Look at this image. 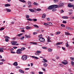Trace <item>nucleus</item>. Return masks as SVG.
<instances>
[{
    "instance_id": "f257e3e1",
    "label": "nucleus",
    "mask_w": 74,
    "mask_h": 74,
    "mask_svg": "<svg viewBox=\"0 0 74 74\" xmlns=\"http://www.w3.org/2000/svg\"><path fill=\"white\" fill-rule=\"evenodd\" d=\"M21 59L23 60H26L27 59V56L25 55H23L22 56Z\"/></svg>"
},
{
    "instance_id": "f03ea898",
    "label": "nucleus",
    "mask_w": 74,
    "mask_h": 74,
    "mask_svg": "<svg viewBox=\"0 0 74 74\" xmlns=\"http://www.w3.org/2000/svg\"><path fill=\"white\" fill-rule=\"evenodd\" d=\"M21 51V49H19L17 50L16 53L18 54H22Z\"/></svg>"
},
{
    "instance_id": "7ed1b4c3",
    "label": "nucleus",
    "mask_w": 74,
    "mask_h": 74,
    "mask_svg": "<svg viewBox=\"0 0 74 74\" xmlns=\"http://www.w3.org/2000/svg\"><path fill=\"white\" fill-rule=\"evenodd\" d=\"M41 53V51H37L35 53V54L36 55H39L40 54L39 53Z\"/></svg>"
},
{
    "instance_id": "20e7f679",
    "label": "nucleus",
    "mask_w": 74,
    "mask_h": 74,
    "mask_svg": "<svg viewBox=\"0 0 74 74\" xmlns=\"http://www.w3.org/2000/svg\"><path fill=\"white\" fill-rule=\"evenodd\" d=\"M68 7L70 8L73 7H74V5L71 4V3H69L68 5Z\"/></svg>"
},
{
    "instance_id": "39448f33",
    "label": "nucleus",
    "mask_w": 74,
    "mask_h": 74,
    "mask_svg": "<svg viewBox=\"0 0 74 74\" xmlns=\"http://www.w3.org/2000/svg\"><path fill=\"white\" fill-rule=\"evenodd\" d=\"M39 40L40 42H45V39L43 38H40Z\"/></svg>"
},
{
    "instance_id": "423d86ee",
    "label": "nucleus",
    "mask_w": 74,
    "mask_h": 74,
    "mask_svg": "<svg viewBox=\"0 0 74 74\" xmlns=\"http://www.w3.org/2000/svg\"><path fill=\"white\" fill-rule=\"evenodd\" d=\"M62 64H63L64 65H66V64H67L68 63V62H67V61L64 60V62L63 61L62 62Z\"/></svg>"
},
{
    "instance_id": "0eeeda50",
    "label": "nucleus",
    "mask_w": 74,
    "mask_h": 74,
    "mask_svg": "<svg viewBox=\"0 0 74 74\" xmlns=\"http://www.w3.org/2000/svg\"><path fill=\"white\" fill-rule=\"evenodd\" d=\"M53 7H54V8H59V5H53Z\"/></svg>"
},
{
    "instance_id": "6e6552de",
    "label": "nucleus",
    "mask_w": 74,
    "mask_h": 74,
    "mask_svg": "<svg viewBox=\"0 0 74 74\" xmlns=\"http://www.w3.org/2000/svg\"><path fill=\"white\" fill-rule=\"evenodd\" d=\"M53 8H54L53 7V5H51L49 7L48 9L49 10H51V9H53Z\"/></svg>"
},
{
    "instance_id": "1a4fd4ad",
    "label": "nucleus",
    "mask_w": 74,
    "mask_h": 74,
    "mask_svg": "<svg viewBox=\"0 0 74 74\" xmlns=\"http://www.w3.org/2000/svg\"><path fill=\"white\" fill-rule=\"evenodd\" d=\"M64 5L63 3H60L59 4V8H60V7H63Z\"/></svg>"
},
{
    "instance_id": "9d476101",
    "label": "nucleus",
    "mask_w": 74,
    "mask_h": 74,
    "mask_svg": "<svg viewBox=\"0 0 74 74\" xmlns=\"http://www.w3.org/2000/svg\"><path fill=\"white\" fill-rule=\"evenodd\" d=\"M25 36L26 38H28V39L30 38L31 37V36H30L29 35H27V34L25 35Z\"/></svg>"
},
{
    "instance_id": "9b49d317",
    "label": "nucleus",
    "mask_w": 74,
    "mask_h": 74,
    "mask_svg": "<svg viewBox=\"0 0 74 74\" xmlns=\"http://www.w3.org/2000/svg\"><path fill=\"white\" fill-rule=\"evenodd\" d=\"M25 28L26 29H27V30H29V29H32V27H29L28 26H27L25 27Z\"/></svg>"
},
{
    "instance_id": "f8f14e48",
    "label": "nucleus",
    "mask_w": 74,
    "mask_h": 74,
    "mask_svg": "<svg viewBox=\"0 0 74 74\" xmlns=\"http://www.w3.org/2000/svg\"><path fill=\"white\" fill-rule=\"evenodd\" d=\"M63 43V42H58L56 44V45L57 46H58V45H60V44H62V43Z\"/></svg>"
},
{
    "instance_id": "ddd939ff",
    "label": "nucleus",
    "mask_w": 74,
    "mask_h": 74,
    "mask_svg": "<svg viewBox=\"0 0 74 74\" xmlns=\"http://www.w3.org/2000/svg\"><path fill=\"white\" fill-rule=\"evenodd\" d=\"M6 10L7 11V12H10L11 11V10L9 9H6Z\"/></svg>"
},
{
    "instance_id": "4468645a",
    "label": "nucleus",
    "mask_w": 74,
    "mask_h": 74,
    "mask_svg": "<svg viewBox=\"0 0 74 74\" xmlns=\"http://www.w3.org/2000/svg\"><path fill=\"white\" fill-rule=\"evenodd\" d=\"M45 17H46V14H43L42 16V18H45Z\"/></svg>"
},
{
    "instance_id": "2eb2a0df",
    "label": "nucleus",
    "mask_w": 74,
    "mask_h": 74,
    "mask_svg": "<svg viewBox=\"0 0 74 74\" xmlns=\"http://www.w3.org/2000/svg\"><path fill=\"white\" fill-rule=\"evenodd\" d=\"M14 66H18V63L17 62H15L13 64Z\"/></svg>"
},
{
    "instance_id": "dca6fc26",
    "label": "nucleus",
    "mask_w": 74,
    "mask_h": 74,
    "mask_svg": "<svg viewBox=\"0 0 74 74\" xmlns=\"http://www.w3.org/2000/svg\"><path fill=\"white\" fill-rule=\"evenodd\" d=\"M10 5L8 4H7L5 5V7H10Z\"/></svg>"
},
{
    "instance_id": "f3484780",
    "label": "nucleus",
    "mask_w": 74,
    "mask_h": 74,
    "mask_svg": "<svg viewBox=\"0 0 74 74\" xmlns=\"http://www.w3.org/2000/svg\"><path fill=\"white\" fill-rule=\"evenodd\" d=\"M29 11H31V12H34V10L33 9H29Z\"/></svg>"
},
{
    "instance_id": "a211bd4d",
    "label": "nucleus",
    "mask_w": 74,
    "mask_h": 74,
    "mask_svg": "<svg viewBox=\"0 0 74 74\" xmlns=\"http://www.w3.org/2000/svg\"><path fill=\"white\" fill-rule=\"evenodd\" d=\"M3 49H4V48H2L0 49V52H3Z\"/></svg>"
},
{
    "instance_id": "6ab92c4d",
    "label": "nucleus",
    "mask_w": 74,
    "mask_h": 74,
    "mask_svg": "<svg viewBox=\"0 0 74 74\" xmlns=\"http://www.w3.org/2000/svg\"><path fill=\"white\" fill-rule=\"evenodd\" d=\"M69 42H67L65 44L66 46V47H69V44H68Z\"/></svg>"
},
{
    "instance_id": "aec40b11",
    "label": "nucleus",
    "mask_w": 74,
    "mask_h": 74,
    "mask_svg": "<svg viewBox=\"0 0 74 74\" xmlns=\"http://www.w3.org/2000/svg\"><path fill=\"white\" fill-rule=\"evenodd\" d=\"M62 18L63 19H68L69 17L67 16H64L63 17H62Z\"/></svg>"
},
{
    "instance_id": "412c9836",
    "label": "nucleus",
    "mask_w": 74,
    "mask_h": 74,
    "mask_svg": "<svg viewBox=\"0 0 74 74\" xmlns=\"http://www.w3.org/2000/svg\"><path fill=\"white\" fill-rule=\"evenodd\" d=\"M48 51L49 52H51V51H52V49L49 48L48 49Z\"/></svg>"
},
{
    "instance_id": "4be33fe9",
    "label": "nucleus",
    "mask_w": 74,
    "mask_h": 74,
    "mask_svg": "<svg viewBox=\"0 0 74 74\" xmlns=\"http://www.w3.org/2000/svg\"><path fill=\"white\" fill-rule=\"evenodd\" d=\"M43 66L45 67H47V64L45 63H44L43 64Z\"/></svg>"
},
{
    "instance_id": "5701e85b",
    "label": "nucleus",
    "mask_w": 74,
    "mask_h": 74,
    "mask_svg": "<svg viewBox=\"0 0 74 74\" xmlns=\"http://www.w3.org/2000/svg\"><path fill=\"white\" fill-rule=\"evenodd\" d=\"M71 64H72V66L74 67V62H73L72 61H71Z\"/></svg>"
},
{
    "instance_id": "b1692460",
    "label": "nucleus",
    "mask_w": 74,
    "mask_h": 74,
    "mask_svg": "<svg viewBox=\"0 0 74 74\" xmlns=\"http://www.w3.org/2000/svg\"><path fill=\"white\" fill-rule=\"evenodd\" d=\"M11 44H12V45H15V41H12L11 42Z\"/></svg>"
},
{
    "instance_id": "393cba45",
    "label": "nucleus",
    "mask_w": 74,
    "mask_h": 74,
    "mask_svg": "<svg viewBox=\"0 0 74 74\" xmlns=\"http://www.w3.org/2000/svg\"><path fill=\"white\" fill-rule=\"evenodd\" d=\"M25 47H22L21 49V51H23V50H25Z\"/></svg>"
},
{
    "instance_id": "a878e982",
    "label": "nucleus",
    "mask_w": 74,
    "mask_h": 74,
    "mask_svg": "<svg viewBox=\"0 0 74 74\" xmlns=\"http://www.w3.org/2000/svg\"><path fill=\"white\" fill-rule=\"evenodd\" d=\"M19 72L20 73H24V71L22 70H20Z\"/></svg>"
},
{
    "instance_id": "bb28decb",
    "label": "nucleus",
    "mask_w": 74,
    "mask_h": 74,
    "mask_svg": "<svg viewBox=\"0 0 74 74\" xmlns=\"http://www.w3.org/2000/svg\"><path fill=\"white\" fill-rule=\"evenodd\" d=\"M19 1H21V2H23V3H25L26 1H25L24 0H18Z\"/></svg>"
},
{
    "instance_id": "cd10ccee",
    "label": "nucleus",
    "mask_w": 74,
    "mask_h": 74,
    "mask_svg": "<svg viewBox=\"0 0 74 74\" xmlns=\"http://www.w3.org/2000/svg\"><path fill=\"white\" fill-rule=\"evenodd\" d=\"M48 25H49L50 26H52V23H51L49 22L48 23Z\"/></svg>"
},
{
    "instance_id": "c85d7f7f",
    "label": "nucleus",
    "mask_w": 74,
    "mask_h": 74,
    "mask_svg": "<svg viewBox=\"0 0 74 74\" xmlns=\"http://www.w3.org/2000/svg\"><path fill=\"white\" fill-rule=\"evenodd\" d=\"M56 10L55 8L52 9V11H53V12H55V11H56Z\"/></svg>"
},
{
    "instance_id": "c756f323",
    "label": "nucleus",
    "mask_w": 74,
    "mask_h": 74,
    "mask_svg": "<svg viewBox=\"0 0 74 74\" xmlns=\"http://www.w3.org/2000/svg\"><path fill=\"white\" fill-rule=\"evenodd\" d=\"M27 21H33V19L30 18L27 19Z\"/></svg>"
},
{
    "instance_id": "7c9ffc66",
    "label": "nucleus",
    "mask_w": 74,
    "mask_h": 74,
    "mask_svg": "<svg viewBox=\"0 0 74 74\" xmlns=\"http://www.w3.org/2000/svg\"><path fill=\"white\" fill-rule=\"evenodd\" d=\"M36 10L37 11H40L41 10V9L38 8L36 9Z\"/></svg>"
},
{
    "instance_id": "2f4dec72",
    "label": "nucleus",
    "mask_w": 74,
    "mask_h": 74,
    "mask_svg": "<svg viewBox=\"0 0 74 74\" xmlns=\"http://www.w3.org/2000/svg\"><path fill=\"white\" fill-rule=\"evenodd\" d=\"M53 1H54V3H58L59 1L58 0H53Z\"/></svg>"
},
{
    "instance_id": "473e14b6",
    "label": "nucleus",
    "mask_w": 74,
    "mask_h": 74,
    "mask_svg": "<svg viewBox=\"0 0 74 74\" xmlns=\"http://www.w3.org/2000/svg\"><path fill=\"white\" fill-rule=\"evenodd\" d=\"M5 41H6V42H8V41H9V39L7 38H6L5 39Z\"/></svg>"
},
{
    "instance_id": "72a5a7b5",
    "label": "nucleus",
    "mask_w": 74,
    "mask_h": 74,
    "mask_svg": "<svg viewBox=\"0 0 74 74\" xmlns=\"http://www.w3.org/2000/svg\"><path fill=\"white\" fill-rule=\"evenodd\" d=\"M22 34H20L17 35V36H18V37H19L20 36H22Z\"/></svg>"
},
{
    "instance_id": "f704fd0d",
    "label": "nucleus",
    "mask_w": 74,
    "mask_h": 74,
    "mask_svg": "<svg viewBox=\"0 0 74 74\" xmlns=\"http://www.w3.org/2000/svg\"><path fill=\"white\" fill-rule=\"evenodd\" d=\"M32 3L30 1H28V5H30V4H31Z\"/></svg>"
},
{
    "instance_id": "c9c22d12",
    "label": "nucleus",
    "mask_w": 74,
    "mask_h": 74,
    "mask_svg": "<svg viewBox=\"0 0 74 74\" xmlns=\"http://www.w3.org/2000/svg\"><path fill=\"white\" fill-rule=\"evenodd\" d=\"M43 60H44V61L45 62H48V60H46V59L43 58Z\"/></svg>"
},
{
    "instance_id": "e433bc0d",
    "label": "nucleus",
    "mask_w": 74,
    "mask_h": 74,
    "mask_svg": "<svg viewBox=\"0 0 74 74\" xmlns=\"http://www.w3.org/2000/svg\"><path fill=\"white\" fill-rule=\"evenodd\" d=\"M70 59L71 60H73L74 61V58L72 57H70Z\"/></svg>"
},
{
    "instance_id": "4c0bfd02",
    "label": "nucleus",
    "mask_w": 74,
    "mask_h": 74,
    "mask_svg": "<svg viewBox=\"0 0 74 74\" xmlns=\"http://www.w3.org/2000/svg\"><path fill=\"white\" fill-rule=\"evenodd\" d=\"M4 28L2 27L0 29V31L3 30H4Z\"/></svg>"
},
{
    "instance_id": "58836bf2",
    "label": "nucleus",
    "mask_w": 74,
    "mask_h": 74,
    "mask_svg": "<svg viewBox=\"0 0 74 74\" xmlns=\"http://www.w3.org/2000/svg\"><path fill=\"white\" fill-rule=\"evenodd\" d=\"M5 38H9V39H10V38L8 36H5Z\"/></svg>"
},
{
    "instance_id": "ea45409f",
    "label": "nucleus",
    "mask_w": 74,
    "mask_h": 74,
    "mask_svg": "<svg viewBox=\"0 0 74 74\" xmlns=\"http://www.w3.org/2000/svg\"><path fill=\"white\" fill-rule=\"evenodd\" d=\"M62 23H67V21H63L62 22Z\"/></svg>"
},
{
    "instance_id": "a19ab883",
    "label": "nucleus",
    "mask_w": 74,
    "mask_h": 74,
    "mask_svg": "<svg viewBox=\"0 0 74 74\" xmlns=\"http://www.w3.org/2000/svg\"><path fill=\"white\" fill-rule=\"evenodd\" d=\"M34 26L36 27H37V28H38V26L37 25H34Z\"/></svg>"
},
{
    "instance_id": "79ce46f5",
    "label": "nucleus",
    "mask_w": 74,
    "mask_h": 74,
    "mask_svg": "<svg viewBox=\"0 0 74 74\" xmlns=\"http://www.w3.org/2000/svg\"><path fill=\"white\" fill-rule=\"evenodd\" d=\"M42 36V34H40V35H39L38 36V37H39L40 38H42L41 37Z\"/></svg>"
},
{
    "instance_id": "37998d69",
    "label": "nucleus",
    "mask_w": 74,
    "mask_h": 74,
    "mask_svg": "<svg viewBox=\"0 0 74 74\" xmlns=\"http://www.w3.org/2000/svg\"><path fill=\"white\" fill-rule=\"evenodd\" d=\"M61 26L62 27H65V25H63V24H61Z\"/></svg>"
},
{
    "instance_id": "c03bdc74",
    "label": "nucleus",
    "mask_w": 74,
    "mask_h": 74,
    "mask_svg": "<svg viewBox=\"0 0 74 74\" xmlns=\"http://www.w3.org/2000/svg\"><path fill=\"white\" fill-rule=\"evenodd\" d=\"M34 5H37V3L36 2H34Z\"/></svg>"
},
{
    "instance_id": "a18cd8bd",
    "label": "nucleus",
    "mask_w": 74,
    "mask_h": 74,
    "mask_svg": "<svg viewBox=\"0 0 74 74\" xmlns=\"http://www.w3.org/2000/svg\"><path fill=\"white\" fill-rule=\"evenodd\" d=\"M47 39H48L47 41L48 42H51V40H50V39H51L48 38Z\"/></svg>"
},
{
    "instance_id": "49530a36",
    "label": "nucleus",
    "mask_w": 74,
    "mask_h": 74,
    "mask_svg": "<svg viewBox=\"0 0 74 74\" xmlns=\"http://www.w3.org/2000/svg\"><path fill=\"white\" fill-rule=\"evenodd\" d=\"M60 34V32H57V34Z\"/></svg>"
},
{
    "instance_id": "de8ad7c7",
    "label": "nucleus",
    "mask_w": 74,
    "mask_h": 74,
    "mask_svg": "<svg viewBox=\"0 0 74 74\" xmlns=\"http://www.w3.org/2000/svg\"><path fill=\"white\" fill-rule=\"evenodd\" d=\"M26 18H29V15H26Z\"/></svg>"
},
{
    "instance_id": "09e8293b",
    "label": "nucleus",
    "mask_w": 74,
    "mask_h": 74,
    "mask_svg": "<svg viewBox=\"0 0 74 74\" xmlns=\"http://www.w3.org/2000/svg\"><path fill=\"white\" fill-rule=\"evenodd\" d=\"M65 34L66 35H70V33H68V32H66Z\"/></svg>"
},
{
    "instance_id": "8fccbe9b",
    "label": "nucleus",
    "mask_w": 74,
    "mask_h": 74,
    "mask_svg": "<svg viewBox=\"0 0 74 74\" xmlns=\"http://www.w3.org/2000/svg\"><path fill=\"white\" fill-rule=\"evenodd\" d=\"M33 21H34L35 22H36V21H37V19L35 18V19H33Z\"/></svg>"
},
{
    "instance_id": "3c124183",
    "label": "nucleus",
    "mask_w": 74,
    "mask_h": 74,
    "mask_svg": "<svg viewBox=\"0 0 74 74\" xmlns=\"http://www.w3.org/2000/svg\"><path fill=\"white\" fill-rule=\"evenodd\" d=\"M25 38V37L24 36H22L21 37L20 39L21 40H22V39H23Z\"/></svg>"
},
{
    "instance_id": "603ef678",
    "label": "nucleus",
    "mask_w": 74,
    "mask_h": 74,
    "mask_svg": "<svg viewBox=\"0 0 74 74\" xmlns=\"http://www.w3.org/2000/svg\"><path fill=\"white\" fill-rule=\"evenodd\" d=\"M31 44H37L36 42H31L30 43Z\"/></svg>"
},
{
    "instance_id": "864d4df0",
    "label": "nucleus",
    "mask_w": 74,
    "mask_h": 74,
    "mask_svg": "<svg viewBox=\"0 0 74 74\" xmlns=\"http://www.w3.org/2000/svg\"><path fill=\"white\" fill-rule=\"evenodd\" d=\"M0 60L2 62H4V61H5V60H4L3 59H1Z\"/></svg>"
},
{
    "instance_id": "5fc2aeb1",
    "label": "nucleus",
    "mask_w": 74,
    "mask_h": 74,
    "mask_svg": "<svg viewBox=\"0 0 74 74\" xmlns=\"http://www.w3.org/2000/svg\"><path fill=\"white\" fill-rule=\"evenodd\" d=\"M38 73L39 74H43V72H38Z\"/></svg>"
},
{
    "instance_id": "6e6d98bb",
    "label": "nucleus",
    "mask_w": 74,
    "mask_h": 74,
    "mask_svg": "<svg viewBox=\"0 0 74 74\" xmlns=\"http://www.w3.org/2000/svg\"><path fill=\"white\" fill-rule=\"evenodd\" d=\"M60 12H61V13H63V12H64V11L63 10H61L60 11Z\"/></svg>"
},
{
    "instance_id": "4d7b16f0",
    "label": "nucleus",
    "mask_w": 74,
    "mask_h": 74,
    "mask_svg": "<svg viewBox=\"0 0 74 74\" xmlns=\"http://www.w3.org/2000/svg\"><path fill=\"white\" fill-rule=\"evenodd\" d=\"M66 28L67 29H68V30H69V29H70L71 28H69V27H66Z\"/></svg>"
},
{
    "instance_id": "13d9d810",
    "label": "nucleus",
    "mask_w": 74,
    "mask_h": 74,
    "mask_svg": "<svg viewBox=\"0 0 74 74\" xmlns=\"http://www.w3.org/2000/svg\"><path fill=\"white\" fill-rule=\"evenodd\" d=\"M33 34H34V35H36V34H37V32H34L33 33Z\"/></svg>"
},
{
    "instance_id": "bf43d9fd",
    "label": "nucleus",
    "mask_w": 74,
    "mask_h": 74,
    "mask_svg": "<svg viewBox=\"0 0 74 74\" xmlns=\"http://www.w3.org/2000/svg\"><path fill=\"white\" fill-rule=\"evenodd\" d=\"M21 44H22L23 45H26V43H21Z\"/></svg>"
},
{
    "instance_id": "052dcab7",
    "label": "nucleus",
    "mask_w": 74,
    "mask_h": 74,
    "mask_svg": "<svg viewBox=\"0 0 74 74\" xmlns=\"http://www.w3.org/2000/svg\"><path fill=\"white\" fill-rule=\"evenodd\" d=\"M32 7V5H29L28 6V7L29 8H31Z\"/></svg>"
},
{
    "instance_id": "680f3d73",
    "label": "nucleus",
    "mask_w": 74,
    "mask_h": 74,
    "mask_svg": "<svg viewBox=\"0 0 74 74\" xmlns=\"http://www.w3.org/2000/svg\"><path fill=\"white\" fill-rule=\"evenodd\" d=\"M21 32H25V30L23 29L21 31Z\"/></svg>"
},
{
    "instance_id": "e2e57ef3",
    "label": "nucleus",
    "mask_w": 74,
    "mask_h": 74,
    "mask_svg": "<svg viewBox=\"0 0 74 74\" xmlns=\"http://www.w3.org/2000/svg\"><path fill=\"white\" fill-rule=\"evenodd\" d=\"M42 48L43 49H47V47H42Z\"/></svg>"
},
{
    "instance_id": "0e129e2a",
    "label": "nucleus",
    "mask_w": 74,
    "mask_h": 74,
    "mask_svg": "<svg viewBox=\"0 0 74 74\" xmlns=\"http://www.w3.org/2000/svg\"><path fill=\"white\" fill-rule=\"evenodd\" d=\"M31 57L33 58V59H35L36 57L34 56H32Z\"/></svg>"
},
{
    "instance_id": "69168bd1",
    "label": "nucleus",
    "mask_w": 74,
    "mask_h": 74,
    "mask_svg": "<svg viewBox=\"0 0 74 74\" xmlns=\"http://www.w3.org/2000/svg\"><path fill=\"white\" fill-rule=\"evenodd\" d=\"M44 25H45L46 26H47L48 25V24L47 23H44Z\"/></svg>"
},
{
    "instance_id": "338daca9",
    "label": "nucleus",
    "mask_w": 74,
    "mask_h": 74,
    "mask_svg": "<svg viewBox=\"0 0 74 74\" xmlns=\"http://www.w3.org/2000/svg\"><path fill=\"white\" fill-rule=\"evenodd\" d=\"M13 48H14V49H16V48H17V47H14Z\"/></svg>"
},
{
    "instance_id": "774afa93",
    "label": "nucleus",
    "mask_w": 74,
    "mask_h": 74,
    "mask_svg": "<svg viewBox=\"0 0 74 74\" xmlns=\"http://www.w3.org/2000/svg\"><path fill=\"white\" fill-rule=\"evenodd\" d=\"M47 21H50V18H47Z\"/></svg>"
}]
</instances>
